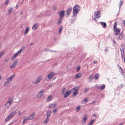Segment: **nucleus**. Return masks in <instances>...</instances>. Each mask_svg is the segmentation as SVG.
I'll return each mask as SVG.
<instances>
[{"label": "nucleus", "mask_w": 125, "mask_h": 125, "mask_svg": "<svg viewBox=\"0 0 125 125\" xmlns=\"http://www.w3.org/2000/svg\"><path fill=\"white\" fill-rule=\"evenodd\" d=\"M16 111L12 112L5 119V121L6 122L9 121L10 119L13 118L15 115Z\"/></svg>", "instance_id": "obj_2"}, {"label": "nucleus", "mask_w": 125, "mask_h": 125, "mask_svg": "<svg viewBox=\"0 0 125 125\" xmlns=\"http://www.w3.org/2000/svg\"><path fill=\"white\" fill-rule=\"evenodd\" d=\"M39 25V24L38 23H36L34 24L33 26L32 29L33 30H36L38 28Z\"/></svg>", "instance_id": "obj_11"}, {"label": "nucleus", "mask_w": 125, "mask_h": 125, "mask_svg": "<svg viewBox=\"0 0 125 125\" xmlns=\"http://www.w3.org/2000/svg\"><path fill=\"white\" fill-rule=\"evenodd\" d=\"M80 69V67L79 66L76 68V70L77 72L79 71V70Z\"/></svg>", "instance_id": "obj_43"}, {"label": "nucleus", "mask_w": 125, "mask_h": 125, "mask_svg": "<svg viewBox=\"0 0 125 125\" xmlns=\"http://www.w3.org/2000/svg\"><path fill=\"white\" fill-rule=\"evenodd\" d=\"M82 74L80 73H79L76 74L75 78L76 79H77L81 77V76Z\"/></svg>", "instance_id": "obj_14"}, {"label": "nucleus", "mask_w": 125, "mask_h": 125, "mask_svg": "<svg viewBox=\"0 0 125 125\" xmlns=\"http://www.w3.org/2000/svg\"><path fill=\"white\" fill-rule=\"evenodd\" d=\"M15 68V66L13 64L10 65V68L11 69H14Z\"/></svg>", "instance_id": "obj_38"}, {"label": "nucleus", "mask_w": 125, "mask_h": 125, "mask_svg": "<svg viewBox=\"0 0 125 125\" xmlns=\"http://www.w3.org/2000/svg\"><path fill=\"white\" fill-rule=\"evenodd\" d=\"M88 125H90L89 124H88Z\"/></svg>", "instance_id": "obj_64"}, {"label": "nucleus", "mask_w": 125, "mask_h": 125, "mask_svg": "<svg viewBox=\"0 0 125 125\" xmlns=\"http://www.w3.org/2000/svg\"><path fill=\"white\" fill-rule=\"evenodd\" d=\"M55 9H56V8H54V10H55Z\"/></svg>", "instance_id": "obj_62"}, {"label": "nucleus", "mask_w": 125, "mask_h": 125, "mask_svg": "<svg viewBox=\"0 0 125 125\" xmlns=\"http://www.w3.org/2000/svg\"><path fill=\"white\" fill-rule=\"evenodd\" d=\"M23 27V26H21V28H22Z\"/></svg>", "instance_id": "obj_60"}, {"label": "nucleus", "mask_w": 125, "mask_h": 125, "mask_svg": "<svg viewBox=\"0 0 125 125\" xmlns=\"http://www.w3.org/2000/svg\"><path fill=\"white\" fill-rule=\"evenodd\" d=\"M55 75L53 73H51L47 75L46 77V79L47 81H49L50 79Z\"/></svg>", "instance_id": "obj_5"}, {"label": "nucleus", "mask_w": 125, "mask_h": 125, "mask_svg": "<svg viewBox=\"0 0 125 125\" xmlns=\"http://www.w3.org/2000/svg\"><path fill=\"white\" fill-rule=\"evenodd\" d=\"M105 50L106 51V52H107L108 51V49L107 48H105Z\"/></svg>", "instance_id": "obj_52"}, {"label": "nucleus", "mask_w": 125, "mask_h": 125, "mask_svg": "<svg viewBox=\"0 0 125 125\" xmlns=\"http://www.w3.org/2000/svg\"><path fill=\"white\" fill-rule=\"evenodd\" d=\"M29 27H27L26 28V29L24 32V35L26 36L27 34L29 29Z\"/></svg>", "instance_id": "obj_18"}, {"label": "nucleus", "mask_w": 125, "mask_h": 125, "mask_svg": "<svg viewBox=\"0 0 125 125\" xmlns=\"http://www.w3.org/2000/svg\"><path fill=\"white\" fill-rule=\"evenodd\" d=\"M62 29V26H61L59 27V29L58 31V33H61Z\"/></svg>", "instance_id": "obj_31"}, {"label": "nucleus", "mask_w": 125, "mask_h": 125, "mask_svg": "<svg viewBox=\"0 0 125 125\" xmlns=\"http://www.w3.org/2000/svg\"><path fill=\"white\" fill-rule=\"evenodd\" d=\"M99 76V74H96L95 76L94 79L95 80H97L98 79Z\"/></svg>", "instance_id": "obj_29"}, {"label": "nucleus", "mask_w": 125, "mask_h": 125, "mask_svg": "<svg viewBox=\"0 0 125 125\" xmlns=\"http://www.w3.org/2000/svg\"><path fill=\"white\" fill-rule=\"evenodd\" d=\"M70 92V91H66L64 95V98L67 97L69 95Z\"/></svg>", "instance_id": "obj_16"}, {"label": "nucleus", "mask_w": 125, "mask_h": 125, "mask_svg": "<svg viewBox=\"0 0 125 125\" xmlns=\"http://www.w3.org/2000/svg\"><path fill=\"white\" fill-rule=\"evenodd\" d=\"M18 63V61L17 60H15L14 61L13 63V64L15 66Z\"/></svg>", "instance_id": "obj_28"}, {"label": "nucleus", "mask_w": 125, "mask_h": 125, "mask_svg": "<svg viewBox=\"0 0 125 125\" xmlns=\"http://www.w3.org/2000/svg\"><path fill=\"white\" fill-rule=\"evenodd\" d=\"M57 105V104H51L49 105V108H52L54 107Z\"/></svg>", "instance_id": "obj_19"}, {"label": "nucleus", "mask_w": 125, "mask_h": 125, "mask_svg": "<svg viewBox=\"0 0 125 125\" xmlns=\"http://www.w3.org/2000/svg\"><path fill=\"white\" fill-rule=\"evenodd\" d=\"M89 90V89L88 88H86L85 89L84 92L85 93H86V92L88 91Z\"/></svg>", "instance_id": "obj_41"}, {"label": "nucleus", "mask_w": 125, "mask_h": 125, "mask_svg": "<svg viewBox=\"0 0 125 125\" xmlns=\"http://www.w3.org/2000/svg\"><path fill=\"white\" fill-rule=\"evenodd\" d=\"M88 100V99L87 98H85L84 100V101L86 102H87Z\"/></svg>", "instance_id": "obj_46"}, {"label": "nucleus", "mask_w": 125, "mask_h": 125, "mask_svg": "<svg viewBox=\"0 0 125 125\" xmlns=\"http://www.w3.org/2000/svg\"><path fill=\"white\" fill-rule=\"evenodd\" d=\"M44 90H43L39 93L37 95V97L38 98H40L44 94Z\"/></svg>", "instance_id": "obj_9"}, {"label": "nucleus", "mask_w": 125, "mask_h": 125, "mask_svg": "<svg viewBox=\"0 0 125 125\" xmlns=\"http://www.w3.org/2000/svg\"><path fill=\"white\" fill-rule=\"evenodd\" d=\"M119 71L122 75H124V74L123 70L120 67V69L119 70Z\"/></svg>", "instance_id": "obj_27"}, {"label": "nucleus", "mask_w": 125, "mask_h": 125, "mask_svg": "<svg viewBox=\"0 0 125 125\" xmlns=\"http://www.w3.org/2000/svg\"><path fill=\"white\" fill-rule=\"evenodd\" d=\"M124 85L123 84H122L121 85V87H122Z\"/></svg>", "instance_id": "obj_56"}, {"label": "nucleus", "mask_w": 125, "mask_h": 125, "mask_svg": "<svg viewBox=\"0 0 125 125\" xmlns=\"http://www.w3.org/2000/svg\"><path fill=\"white\" fill-rule=\"evenodd\" d=\"M1 78H2V77H1V76L0 75V80L1 79Z\"/></svg>", "instance_id": "obj_57"}, {"label": "nucleus", "mask_w": 125, "mask_h": 125, "mask_svg": "<svg viewBox=\"0 0 125 125\" xmlns=\"http://www.w3.org/2000/svg\"><path fill=\"white\" fill-rule=\"evenodd\" d=\"M114 42L115 43V42Z\"/></svg>", "instance_id": "obj_63"}, {"label": "nucleus", "mask_w": 125, "mask_h": 125, "mask_svg": "<svg viewBox=\"0 0 125 125\" xmlns=\"http://www.w3.org/2000/svg\"><path fill=\"white\" fill-rule=\"evenodd\" d=\"M35 115L34 113H33L31 115H30L28 117L29 120H31L34 117V116Z\"/></svg>", "instance_id": "obj_13"}, {"label": "nucleus", "mask_w": 125, "mask_h": 125, "mask_svg": "<svg viewBox=\"0 0 125 125\" xmlns=\"http://www.w3.org/2000/svg\"><path fill=\"white\" fill-rule=\"evenodd\" d=\"M32 45V44H31L30 45Z\"/></svg>", "instance_id": "obj_61"}, {"label": "nucleus", "mask_w": 125, "mask_h": 125, "mask_svg": "<svg viewBox=\"0 0 125 125\" xmlns=\"http://www.w3.org/2000/svg\"><path fill=\"white\" fill-rule=\"evenodd\" d=\"M91 103L93 104H94L95 103V101H93V102H92Z\"/></svg>", "instance_id": "obj_51"}, {"label": "nucleus", "mask_w": 125, "mask_h": 125, "mask_svg": "<svg viewBox=\"0 0 125 125\" xmlns=\"http://www.w3.org/2000/svg\"><path fill=\"white\" fill-rule=\"evenodd\" d=\"M94 75L93 74H91L90 75L89 78V82H92V79L94 77Z\"/></svg>", "instance_id": "obj_17"}, {"label": "nucleus", "mask_w": 125, "mask_h": 125, "mask_svg": "<svg viewBox=\"0 0 125 125\" xmlns=\"http://www.w3.org/2000/svg\"><path fill=\"white\" fill-rule=\"evenodd\" d=\"M115 34L116 35V36H117L119 34L118 33H115Z\"/></svg>", "instance_id": "obj_49"}, {"label": "nucleus", "mask_w": 125, "mask_h": 125, "mask_svg": "<svg viewBox=\"0 0 125 125\" xmlns=\"http://www.w3.org/2000/svg\"><path fill=\"white\" fill-rule=\"evenodd\" d=\"M29 120L28 118V117H24L23 118V123L27 121V120Z\"/></svg>", "instance_id": "obj_26"}, {"label": "nucleus", "mask_w": 125, "mask_h": 125, "mask_svg": "<svg viewBox=\"0 0 125 125\" xmlns=\"http://www.w3.org/2000/svg\"><path fill=\"white\" fill-rule=\"evenodd\" d=\"M124 36L123 34L122 33H121L120 35H119L118 37V39L121 40L123 38Z\"/></svg>", "instance_id": "obj_22"}, {"label": "nucleus", "mask_w": 125, "mask_h": 125, "mask_svg": "<svg viewBox=\"0 0 125 125\" xmlns=\"http://www.w3.org/2000/svg\"><path fill=\"white\" fill-rule=\"evenodd\" d=\"M9 84V82H7L6 81V82L4 83V86L7 87L8 86Z\"/></svg>", "instance_id": "obj_34"}, {"label": "nucleus", "mask_w": 125, "mask_h": 125, "mask_svg": "<svg viewBox=\"0 0 125 125\" xmlns=\"http://www.w3.org/2000/svg\"><path fill=\"white\" fill-rule=\"evenodd\" d=\"M87 118V116L86 115H85L83 119V121L82 123L83 124H84L86 122V119Z\"/></svg>", "instance_id": "obj_15"}, {"label": "nucleus", "mask_w": 125, "mask_h": 125, "mask_svg": "<svg viewBox=\"0 0 125 125\" xmlns=\"http://www.w3.org/2000/svg\"><path fill=\"white\" fill-rule=\"evenodd\" d=\"M24 49L25 47H24L21 48L19 51L18 52L14 54L13 56L11 57V60H13L14 59L18 56L19 54H20L21 53V52L24 50Z\"/></svg>", "instance_id": "obj_3"}, {"label": "nucleus", "mask_w": 125, "mask_h": 125, "mask_svg": "<svg viewBox=\"0 0 125 125\" xmlns=\"http://www.w3.org/2000/svg\"><path fill=\"white\" fill-rule=\"evenodd\" d=\"M93 116H96V115H93Z\"/></svg>", "instance_id": "obj_59"}, {"label": "nucleus", "mask_w": 125, "mask_h": 125, "mask_svg": "<svg viewBox=\"0 0 125 125\" xmlns=\"http://www.w3.org/2000/svg\"><path fill=\"white\" fill-rule=\"evenodd\" d=\"M52 97L51 95L49 96L46 99V101L49 102L52 99Z\"/></svg>", "instance_id": "obj_20"}, {"label": "nucleus", "mask_w": 125, "mask_h": 125, "mask_svg": "<svg viewBox=\"0 0 125 125\" xmlns=\"http://www.w3.org/2000/svg\"><path fill=\"white\" fill-rule=\"evenodd\" d=\"M51 112L50 111H49L47 112V115H48L49 116H50L51 114Z\"/></svg>", "instance_id": "obj_39"}, {"label": "nucleus", "mask_w": 125, "mask_h": 125, "mask_svg": "<svg viewBox=\"0 0 125 125\" xmlns=\"http://www.w3.org/2000/svg\"><path fill=\"white\" fill-rule=\"evenodd\" d=\"M123 23L124 24V25H125V20L124 21Z\"/></svg>", "instance_id": "obj_55"}, {"label": "nucleus", "mask_w": 125, "mask_h": 125, "mask_svg": "<svg viewBox=\"0 0 125 125\" xmlns=\"http://www.w3.org/2000/svg\"><path fill=\"white\" fill-rule=\"evenodd\" d=\"M50 116H48V115H47L46 116V119H49V118Z\"/></svg>", "instance_id": "obj_48"}, {"label": "nucleus", "mask_w": 125, "mask_h": 125, "mask_svg": "<svg viewBox=\"0 0 125 125\" xmlns=\"http://www.w3.org/2000/svg\"><path fill=\"white\" fill-rule=\"evenodd\" d=\"M81 107L80 106H78L76 109V111L78 112L80 109Z\"/></svg>", "instance_id": "obj_40"}, {"label": "nucleus", "mask_w": 125, "mask_h": 125, "mask_svg": "<svg viewBox=\"0 0 125 125\" xmlns=\"http://www.w3.org/2000/svg\"><path fill=\"white\" fill-rule=\"evenodd\" d=\"M66 91V89H65V88H64L62 90V92L63 93H64L65 92V91Z\"/></svg>", "instance_id": "obj_44"}, {"label": "nucleus", "mask_w": 125, "mask_h": 125, "mask_svg": "<svg viewBox=\"0 0 125 125\" xmlns=\"http://www.w3.org/2000/svg\"><path fill=\"white\" fill-rule=\"evenodd\" d=\"M5 53V52L4 51H2L0 52V59Z\"/></svg>", "instance_id": "obj_25"}, {"label": "nucleus", "mask_w": 125, "mask_h": 125, "mask_svg": "<svg viewBox=\"0 0 125 125\" xmlns=\"http://www.w3.org/2000/svg\"><path fill=\"white\" fill-rule=\"evenodd\" d=\"M78 87L75 86L73 90V93L72 96L73 97L75 96L78 93Z\"/></svg>", "instance_id": "obj_4"}, {"label": "nucleus", "mask_w": 125, "mask_h": 125, "mask_svg": "<svg viewBox=\"0 0 125 125\" xmlns=\"http://www.w3.org/2000/svg\"><path fill=\"white\" fill-rule=\"evenodd\" d=\"M14 75H13L11 76H10L9 78L7 79V81L9 82V83L11 81L12 79L14 77Z\"/></svg>", "instance_id": "obj_12"}, {"label": "nucleus", "mask_w": 125, "mask_h": 125, "mask_svg": "<svg viewBox=\"0 0 125 125\" xmlns=\"http://www.w3.org/2000/svg\"><path fill=\"white\" fill-rule=\"evenodd\" d=\"M52 84H50L49 85V87H52Z\"/></svg>", "instance_id": "obj_53"}, {"label": "nucleus", "mask_w": 125, "mask_h": 125, "mask_svg": "<svg viewBox=\"0 0 125 125\" xmlns=\"http://www.w3.org/2000/svg\"><path fill=\"white\" fill-rule=\"evenodd\" d=\"M16 7H17V8H18V6L17 5L16 6Z\"/></svg>", "instance_id": "obj_58"}, {"label": "nucleus", "mask_w": 125, "mask_h": 125, "mask_svg": "<svg viewBox=\"0 0 125 125\" xmlns=\"http://www.w3.org/2000/svg\"><path fill=\"white\" fill-rule=\"evenodd\" d=\"M65 11L64 10L58 12V13L59 16L60 18H63L64 15Z\"/></svg>", "instance_id": "obj_7"}, {"label": "nucleus", "mask_w": 125, "mask_h": 125, "mask_svg": "<svg viewBox=\"0 0 125 125\" xmlns=\"http://www.w3.org/2000/svg\"><path fill=\"white\" fill-rule=\"evenodd\" d=\"M42 79V77H38L36 80L35 82H33V83H34L35 84H37L39 82H40Z\"/></svg>", "instance_id": "obj_10"}, {"label": "nucleus", "mask_w": 125, "mask_h": 125, "mask_svg": "<svg viewBox=\"0 0 125 125\" xmlns=\"http://www.w3.org/2000/svg\"><path fill=\"white\" fill-rule=\"evenodd\" d=\"M11 105V104H10L8 103V102H7L5 104V105L8 108H9V107H10Z\"/></svg>", "instance_id": "obj_35"}, {"label": "nucleus", "mask_w": 125, "mask_h": 125, "mask_svg": "<svg viewBox=\"0 0 125 125\" xmlns=\"http://www.w3.org/2000/svg\"><path fill=\"white\" fill-rule=\"evenodd\" d=\"M21 115V113L20 112H19V115Z\"/></svg>", "instance_id": "obj_54"}, {"label": "nucleus", "mask_w": 125, "mask_h": 125, "mask_svg": "<svg viewBox=\"0 0 125 125\" xmlns=\"http://www.w3.org/2000/svg\"><path fill=\"white\" fill-rule=\"evenodd\" d=\"M9 2V0H6V2L5 3V4L6 5H7L8 3Z\"/></svg>", "instance_id": "obj_42"}, {"label": "nucleus", "mask_w": 125, "mask_h": 125, "mask_svg": "<svg viewBox=\"0 0 125 125\" xmlns=\"http://www.w3.org/2000/svg\"><path fill=\"white\" fill-rule=\"evenodd\" d=\"M80 8L77 5H75L73 8V13L74 16H76L80 10Z\"/></svg>", "instance_id": "obj_1"}, {"label": "nucleus", "mask_w": 125, "mask_h": 125, "mask_svg": "<svg viewBox=\"0 0 125 125\" xmlns=\"http://www.w3.org/2000/svg\"><path fill=\"white\" fill-rule=\"evenodd\" d=\"M122 3H123L122 1L121 0L120 3V7H121V6H122Z\"/></svg>", "instance_id": "obj_47"}, {"label": "nucleus", "mask_w": 125, "mask_h": 125, "mask_svg": "<svg viewBox=\"0 0 125 125\" xmlns=\"http://www.w3.org/2000/svg\"><path fill=\"white\" fill-rule=\"evenodd\" d=\"M58 110L57 108H55L52 111V113L54 114V115H55V114L56 112Z\"/></svg>", "instance_id": "obj_33"}, {"label": "nucleus", "mask_w": 125, "mask_h": 125, "mask_svg": "<svg viewBox=\"0 0 125 125\" xmlns=\"http://www.w3.org/2000/svg\"><path fill=\"white\" fill-rule=\"evenodd\" d=\"M62 18H60V19H59L57 23L59 24H60L62 22Z\"/></svg>", "instance_id": "obj_37"}, {"label": "nucleus", "mask_w": 125, "mask_h": 125, "mask_svg": "<svg viewBox=\"0 0 125 125\" xmlns=\"http://www.w3.org/2000/svg\"><path fill=\"white\" fill-rule=\"evenodd\" d=\"M94 64L96 63H97V62L96 61H94Z\"/></svg>", "instance_id": "obj_50"}, {"label": "nucleus", "mask_w": 125, "mask_h": 125, "mask_svg": "<svg viewBox=\"0 0 125 125\" xmlns=\"http://www.w3.org/2000/svg\"><path fill=\"white\" fill-rule=\"evenodd\" d=\"M13 101V99L12 98H10V99L7 102H8V103L10 104H11L12 102Z\"/></svg>", "instance_id": "obj_30"}, {"label": "nucleus", "mask_w": 125, "mask_h": 125, "mask_svg": "<svg viewBox=\"0 0 125 125\" xmlns=\"http://www.w3.org/2000/svg\"><path fill=\"white\" fill-rule=\"evenodd\" d=\"M117 22H115L114 24V31L116 32L119 33L120 32V31L119 30L116 28L117 26Z\"/></svg>", "instance_id": "obj_8"}, {"label": "nucleus", "mask_w": 125, "mask_h": 125, "mask_svg": "<svg viewBox=\"0 0 125 125\" xmlns=\"http://www.w3.org/2000/svg\"><path fill=\"white\" fill-rule=\"evenodd\" d=\"M94 120H92L88 124L90 125H92L94 123Z\"/></svg>", "instance_id": "obj_32"}, {"label": "nucleus", "mask_w": 125, "mask_h": 125, "mask_svg": "<svg viewBox=\"0 0 125 125\" xmlns=\"http://www.w3.org/2000/svg\"><path fill=\"white\" fill-rule=\"evenodd\" d=\"M101 15L100 11L97 10L96 11H95L94 13V16L95 18L94 19L95 20L97 18H99L100 17Z\"/></svg>", "instance_id": "obj_6"}, {"label": "nucleus", "mask_w": 125, "mask_h": 125, "mask_svg": "<svg viewBox=\"0 0 125 125\" xmlns=\"http://www.w3.org/2000/svg\"><path fill=\"white\" fill-rule=\"evenodd\" d=\"M13 10L12 8V7L10 8L8 10V14H9L11 13V11Z\"/></svg>", "instance_id": "obj_23"}, {"label": "nucleus", "mask_w": 125, "mask_h": 125, "mask_svg": "<svg viewBox=\"0 0 125 125\" xmlns=\"http://www.w3.org/2000/svg\"><path fill=\"white\" fill-rule=\"evenodd\" d=\"M105 87V85L104 84H103L101 87H100L98 88V89L100 90H102L104 89Z\"/></svg>", "instance_id": "obj_21"}, {"label": "nucleus", "mask_w": 125, "mask_h": 125, "mask_svg": "<svg viewBox=\"0 0 125 125\" xmlns=\"http://www.w3.org/2000/svg\"><path fill=\"white\" fill-rule=\"evenodd\" d=\"M66 13L68 15H69L70 12V9L69 8L68 10L67 11Z\"/></svg>", "instance_id": "obj_36"}, {"label": "nucleus", "mask_w": 125, "mask_h": 125, "mask_svg": "<svg viewBox=\"0 0 125 125\" xmlns=\"http://www.w3.org/2000/svg\"><path fill=\"white\" fill-rule=\"evenodd\" d=\"M49 121V119H46L44 121V122L45 123H47Z\"/></svg>", "instance_id": "obj_45"}, {"label": "nucleus", "mask_w": 125, "mask_h": 125, "mask_svg": "<svg viewBox=\"0 0 125 125\" xmlns=\"http://www.w3.org/2000/svg\"><path fill=\"white\" fill-rule=\"evenodd\" d=\"M101 24L104 28H105L106 26V24L105 22H101Z\"/></svg>", "instance_id": "obj_24"}]
</instances>
